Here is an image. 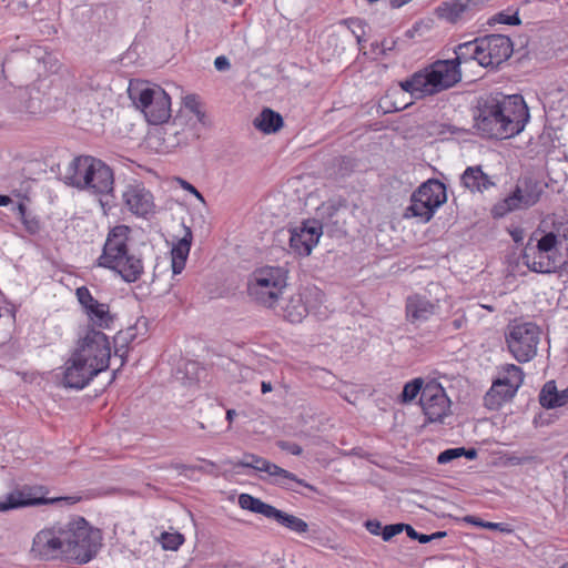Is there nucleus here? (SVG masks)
<instances>
[{
	"label": "nucleus",
	"mask_w": 568,
	"mask_h": 568,
	"mask_svg": "<svg viewBox=\"0 0 568 568\" xmlns=\"http://www.w3.org/2000/svg\"><path fill=\"white\" fill-rule=\"evenodd\" d=\"M277 446L280 449L287 452L294 456H300L303 453V448L298 444L293 442L280 440L277 442Z\"/></svg>",
	"instance_id": "37998d69"
},
{
	"label": "nucleus",
	"mask_w": 568,
	"mask_h": 568,
	"mask_svg": "<svg viewBox=\"0 0 568 568\" xmlns=\"http://www.w3.org/2000/svg\"><path fill=\"white\" fill-rule=\"evenodd\" d=\"M424 382L422 378H414L404 385L400 398L403 403H409L416 398L418 394L423 395Z\"/></svg>",
	"instance_id": "e433bc0d"
},
{
	"label": "nucleus",
	"mask_w": 568,
	"mask_h": 568,
	"mask_svg": "<svg viewBox=\"0 0 568 568\" xmlns=\"http://www.w3.org/2000/svg\"><path fill=\"white\" fill-rule=\"evenodd\" d=\"M161 544L165 550H178L179 547L184 542V536L178 531L175 532H163L161 535Z\"/></svg>",
	"instance_id": "58836bf2"
},
{
	"label": "nucleus",
	"mask_w": 568,
	"mask_h": 568,
	"mask_svg": "<svg viewBox=\"0 0 568 568\" xmlns=\"http://www.w3.org/2000/svg\"><path fill=\"white\" fill-rule=\"evenodd\" d=\"M239 506L242 509L263 515L266 518H271V515L274 510V506L266 504L260 498L250 494H241L239 496Z\"/></svg>",
	"instance_id": "473e14b6"
},
{
	"label": "nucleus",
	"mask_w": 568,
	"mask_h": 568,
	"mask_svg": "<svg viewBox=\"0 0 568 568\" xmlns=\"http://www.w3.org/2000/svg\"><path fill=\"white\" fill-rule=\"evenodd\" d=\"M287 272L280 266L256 268L248 278L247 294L257 304L272 307L286 286Z\"/></svg>",
	"instance_id": "0eeeda50"
},
{
	"label": "nucleus",
	"mask_w": 568,
	"mask_h": 568,
	"mask_svg": "<svg viewBox=\"0 0 568 568\" xmlns=\"http://www.w3.org/2000/svg\"><path fill=\"white\" fill-rule=\"evenodd\" d=\"M131 229L119 224L110 229L95 264L118 274L126 283L138 282L144 273L140 254L129 247Z\"/></svg>",
	"instance_id": "7ed1b4c3"
},
{
	"label": "nucleus",
	"mask_w": 568,
	"mask_h": 568,
	"mask_svg": "<svg viewBox=\"0 0 568 568\" xmlns=\"http://www.w3.org/2000/svg\"><path fill=\"white\" fill-rule=\"evenodd\" d=\"M65 183L93 195H113L114 172L105 162L91 155L75 156L67 166Z\"/></svg>",
	"instance_id": "39448f33"
},
{
	"label": "nucleus",
	"mask_w": 568,
	"mask_h": 568,
	"mask_svg": "<svg viewBox=\"0 0 568 568\" xmlns=\"http://www.w3.org/2000/svg\"><path fill=\"white\" fill-rule=\"evenodd\" d=\"M507 389H508V387H500L499 392H500V394H505Z\"/></svg>",
	"instance_id": "774afa93"
},
{
	"label": "nucleus",
	"mask_w": 568,
	"mask_h": 568,
	"mask_svg": "<svg viewBox=\"0 0 568 568\" xmlns=\"http://www.w3.org/2000/svg\"><path fill=\"white\" fill-rule=\"evenodd\" d=\"M100 204H101V206H102V209H103V211H104V212L106 211V206L110 209V206H109V203H108V202H104V201L100 200Z\"/></svg>",
	"instance_id": "69168bd1"
},
{
	"label": "nucleus",
	"mask_w": 568,
	"mask_h": 568,
	"mask_svg": "<svg viewBox=\"0 0 568 568\" xmlns=\"http://www.w3.org/2000/svg\"><path fill=\"white\" fill-rule=\"evenodd\" d=\"M436 211L437 209L425 202L423 197L416 196V191H414L410 196V204L405 210L404 217H417L426 223L432 220Z\"/></svg>",
	"instance_id": "c85d7f7f"
},
{
	"label": "nucleus",
	"mask_w": 568,
	"mask_h": 568,
	"mask_svg": "<svg viewBox=\"0 0 568 568\" xmlns=\"http://www.w3.org/2000/svg\"><path fill=\"white\" fill-rule=\"evenodd\" d=\"M124 353H125V351H123V346L116 347L115 352H114V354L116 356H120L122 358V363H121L122 365L124 364Z\"/></svg>",
	"instance_id": "680f3d73"
},
{
	"label": "nucleus",
	"mask_w": 568,
	"mask_h": 568,
	"mask_svg": "<svg viewBox=\"0 0 568 568\" xmlns=\"http://www.w3.org/2000/svg\"><path fill=\"white\" fill-rule=\"evenodd\" d=\"M463 456L469 460H473L477 457V450L475 448L466 449L465 447H463Z\"/></svg>",
	"instance_id": "3c124183"
},
{
	"label": "nucleus",
	"mask_w": 568,
	"mask_h": 568,
	"mask_svg": "<svg viewBox=\"0 0 568 568\" xmlns=\"http://www.w3.org/2000/svg\"><path fill=\"white\" fill-rule=\"evenodd\" d=\"M355 37H356L357 43H358V44H362V41H363V37H362V34H359V33H358V34H356Z\"/></svg>",
	"instance_id": "338daca9"
},
{
	"label": "nucleus",
	"mask_w": 568,
	"mask_h": 568,
	"mask_svg": "<svg viewBox=\"0 0 568 568\" xmlns=\"http://www.w3.org/2000/svg\"><path fill=\"white\" fill-rule=\"evenodd\" d=\"M174 468H175L176 470H179L180 473H182V471H183V470H185V469H192V467L186 466V465H183V464H176V465H174Z\"/></svg>",
	"instance_id": "0e129e2a"
},
{
	"label": "nucleus",
	"mask_w": 568,
	"mask_h": 568,
	"mask_svg": "<svg viewBox=\"0 0 568 568\" xmlns=\"http://www.w3.org/2000/svg\"><path fill=\"white\" fill-rule=\"evenodd\" d=\"M214 67L217 71H226L230 69L231 63L226 57L220 55V57L215 58Z\"/></svg>",
	"instance_id": "de8ad7c7"
},
{
	"label": "nucleus",
	"mask_w": 568,
	"mask_h": 568,
	"mask_svg": "<svg viewBox=\"0 0 568 568\" xmlns=\"http://www.w3.org/2000/svg\"><path fill=\"white\" fill-rule=\"evenodd\" d=\"M539 403L547 409L566 405L568 403V387L559 392L554 381L547 382L539 394Z\"/></svg>",
	"instance_id": "bb28decb"
},
{
	"label": "nucleus",
	"mask_w": 568,
	"mask_h": 568,
	"mask_svg": "<svg viewBox=\"0 0 568 568\" xmlns=\"http://www.w3.org/2000/svg\"><path fill=\"white\" fill-rule=\"evenodd\" d=\"M403 531H406L407 536L413 540H415L418 535V531L409 524L403 523Z\"/></svg>",
	"instance_id": "8fccbe9b"
},
{
	"label": "nucleus",
	"mask_w": 568,
	"mask_h": 568,
	"mask_svg": "<svg viewBox=\"0 0 568 568\" xmlns=\"http://www.w3.org/2000/svg\"><path fill=\"white\" fill-rule=\"evenodd\" d=\"M124 207L134 216L149 219L155 214V202L152 192L142 182L132 181L122 191Z\"/></svg>",
	"instance_id": "4468645a"
},
{
	"label": "nucleus",
	"mask_w": 568,
	"mask_h": 568,
	"mask_svg": "<svg viewBox=\"0 0 568 568\" xmlns=\"http://www.w3.org/2000/svg\"><path fill=\"white\" fill-rule=\"evenodd\" d=\"M409 1L410 0H390V4L393 8H400Z\"/></svg>",
	"instance_id": "13d9d810"
},
{
	"label": "nucleus",
	"mask_w": 568,
	"mask_h": 568,
	"mask_svg": "<svg viewBox=\"0 0 568 568\" xmlns=\"http://www.w3.org/2000/svg\"><path fill=\"white\" fill-rule=\"evenodd\" d=\"M400 532H403V523L390 524L383 527L381 536L384 541H389Z\"/></svg>",
	"instance_id": "79ce46f5"
},
{
	"label": "nucleus",
	"mask_w": 568,
	"mask_h": 568,
	"mask_svg": "<svg viewBox=\"0 0 568 568\" xmlns=\"http://www.w3.org/2000/svg\"><path fill=\"white\" fill-rule=\"evenodd\" d=\"M156 139L160 143L161 152H171L173 149L187 143V134L179 129L174 122L156 130L151 140Z\"/></svg>",
	"instance_id": "b1692460"
},
{
	"label": "nucleus",
	"mask_w": 568,
	"mask_h": 568,
	"mask_svg": "<svg viewBox=\"0 0 568 568\" xmlns=\"http://www.w3.org/2000/svg\"><path fill=\"white\" fill-rule=\"evenodd\" d=\"M183 236L173 245L171 250L173 274H180L184 270L191 250L193 240L192 231L185 225H183Z\"/></svg>",
	"instance_id": "a878e982"
},
{
	"label": "nucleus",
	"mask_w": 568,
	"mask_h": 568,
	"mask_svg": "<svg viewBox=\"0 0 568 568\" xmlns=\"http://www.w3.org/2000/svg\"><path fill=\"white\" fill-rule=\"evenodd\" d=\"M253 124L261 132L271 134L277 132L283 126V118L278 112L265 108L254 119Z\"/></svg>",
	"instance_id": "7c9ffc66"
},
{
	"label": "nucleus",
	"mask_w": 568,
	"mask_h": 568,
	"mask_svg": "<svg viewBox=\"0 0 568 568\" xmlns=\"http://www.w3.org/2000/svg\"><path fill=\"white\" fill-rule=\"evenodd\" d=\"M467 521L474 524V525H477V526H480V527H485V528H488V529H497L499 527L500 524H497V523H489V521H483L476 517H467L466 519Z\"/></svg>",
	"instance_id": "49530a36"
},
{
	"label": "nucleus",
	"mask_w": 568,
	"mask_h": 568,
	"mask_svg": "<svg viewBox=\"0 0 568 568\" xmlns=\"http://www.w3.org/2000/svg\"><path fill=\"white\" fill-rule=\"evenodd\" d=\"M72 354L103 372L108 369L111 358L109 338L100 329L83 327L78 333L77 346Z\"/></svg>",
	"instance_id": "9d476101"
},
{
	"label": "nucleus",
	"mask_w": 568,
	"mask_h": 568,
	"mask_svg": "<svg viewBox=\"0 0 568 568\" xmlns=\"http://www.w3.org/2000/svg\"><path fill=\"white\" fill-rule=\"evenodd\" d=\"M101 539L99 529L77 517L41 529L33 538L31 551L39 559L63 558L87 564L97 556Z\"/></svg>",
	"instance_id": "f257e3e1"
},
{
	"label": "nucleus",
	"mask_w": 568,
	"mask_h": 568,
	"mask_svg": "<svg viewBox=\"0 0 568 568\" xmlns=\"http://www.w3.org/2000/svg\"><path fill=\"white\" fill-rule=\"evenodd\" d=\"M367 531L374 536H379L382 534V524L377 519H368L364 524Z\"/></svg>",
	"instance_id": "a18cd8bd"
},
{
	"label": "nucleus",
	"mask_w": 568,
	"mask_h": 568,
	"mask_svg": "<svg viewBox=\"0 0 568 568\" xmlns=\"http://www.w3.org/2000/svg\"><path fill=\"white\" fill-rule=\"evenodd\" d=\"M546 186V184L531 176L520 179L509 195L493 205L491 216L501 219L508 213L536 205L540 201Z\"/></svg>",
	"instance_id": "1a4fd4ad"
},
{
	"label": "nucleus",
	"mask_w": 568,
	"mask_h": 568,
	"mask_svg": "<svg viewBox=\"0 0 568 568\" xmlns=\"http://www.w3.org/2000/svg\"><path fill=\"white\" fill-rule=\"evenodd\" d=\"M75 296L88 316L89 325L87 327L100 331L111 328L115 316L111 314L109 304L94 298L87 286L78 287Z\"/></svg>",
	"instance_id": "dca6fc26"
},
{
	"label": "nucleus",
	"mask_w": 568,
	"mask_h": 568,
	"mask_svg": "<svg viewBox=\"0 0 568 568\" xmlns=\"http://www.w3.org/2000/svg\"><path fill=\"white\" fill-rule=\"evenodd\" d=\"M236 416V412L234 409H227L226 410V419L231 424Z\"/></svg>",
	"instance_id": "052dcab7"
},
{
	"label": "nucleus",
	"mask_w": 568,
	"mask_h": 568,
	"mask_svg": "<svg viewBox=\"0 0 568 568\" xmlns=\"http://www.w3.org/2000/svg\"><path fill=\"white\" fill-rule=\"evenodd\" d=\"M481 67L495 68L508 60L513 54V42L504 34L479 37Z\"/></svg>",
	"instance_id": "f3484780"
},
{
	"label": "nucleus",
	"mask_w": 568,
	"mask_h": 568,
	"mask_svg": "<svg viewBox=\"0 0 568 568\" xmlns=\"http://www.w3.org/2000/svg\"><path fill=\"white\" fill-rule=\"evenodd\" d=\"M558 237L555 233L549 232L542 235L537 243L534 245L538 247L541 253H547L551 255H560L557 250Z\"/></svg>",
	"instance_id": "c9c22d12"
},
{
	"label": "nucleus",
	"mask_w": 568,
	"mask_h": 568,
	"mask_svg": "<svg viewBox=\"0 0 568 568\" xmlns=\"http://www.w3.org/2000/svg\"><path fill=\"white\" fill-rule=\"evenodd\" d=\"M346 24L354 36L358 34L357 29L361 30L362 34L364 33V21L358 18H349L343 21Z\"/></svg>",
	"instance_id": "c03bdc74"
},
{
	"label": "nucleus",
	"mask_w": 568,
	"mask_h": 568,
	"mask_svg": "<svg viewBox=\"0 0 568 568\" xmlns=\"http://www.w3.org/2000/svg\"><path fill=\"white\" fill-rule=\"evenodd\" d=\"M486 1L487 0H455V2L446 9L447 13H443L442 16L446 17L452 22H456L465 16L483 8Z\"/></svg>",
	"instance_id": "c756f323"
},
{
	"label": "nucleus",
	"mask_w": 568,
	"mask_h": 568,
	"mask_svg": "<svg viewBox=\"0 0 568 568\" xmlns=\"http://www.w3.org/2000/svg\"><path fill=\"white\" fill-rule=\"evenodd\" d=\"M9 93L8 106L12 111L34 114L40 110V100L32 97V90L29 87L13 88Z\"/></svg>",
	"instance_id": "5701e85b"
},
{
	"label": "nucleus",
	"mask_w": 568,
	"mask_h": 568,
	"mask_svg": "<svg viewBox=\"0 0 568 568\" xmlns=\"http://www.w3.org/2000/svg\"><path fill=\"white\" fill-rule=\"evenodd\" d=\"M323 303L322 290L316 286L302 287L286 301L283 307L284 317L291 323H301L308 314L322 318L325 316Z\"/></svg>",
	"instance_id": "9b49d317"
},
{
	"label": "nucleus",
	"mask_w": 568,
	"mask_h": 568,
	"mask_svg": "<svg viewBox=\"0 0 568 568\" xmlns=\"http://www.w3.org/2000/svg\"><path fill=\"white\" fill-rule=\"evenodd\" d=\"M463 447L445 449L437 456V463L440 465L447 464L454 459L463 457Z\"/></svg>",
	"instance_id": "a19ab883"
},
{
	"label": "nucleus",
	"mask_w": 568,
	"mask_h": 568,
	"mask_svg": "<svg viewBox=\"0 0 568 568\" xmlns=\"http://www.w3.org/2000/svg\"><path fill=\"white\" fill-rule=\"evenodd\" d=\"M184 189L193 193L197 199L203 200L201 193L192 184L184 182Z\"/></svg>",
	"instance_id": "864d4df0"
},
{
	"label": "nucleus",
	"mask_w": 568,
	"mask_h": 568,
	"mask_svg": "<svg viewBox=\"0 0 568 568\" xmlns=\"http://www.w3.org/2000/svg\"><path fill=\"white\" fill-rule=\"evenodd\" d=\"M416 196L423 197L433 207L439 209L447 201L446 186L437 179H429L418 186Z\"/></svg>",
	"instance_id": "393cba45"
},
{
	"label": "nucleus",
	"mask_w": 568,
	"mask_h": 568,
	"mask_svg": "<svg viewBox=\"0 0 568 568\" xmlns=\"http://www.w3.org/2000/svg\"><path fill=\"white\" fill-rule=\"evenodd\" d=\"M419 403L428 423L443 422L450 409V400L444 387L435 379L425 384Z\"/></svg>",
	"instance_id": "2eb2a0df"
},
{
	"label": "nucleus",
	"mask_w": 568,
	"mask_h": 568,
	"mask_svg": "<svg viewBox=\"0 0 568 568\" xmlns=\"http://www.w3.org/2000/svg\"><path fill=\"white\" fill-rule=\"evenodd\" d=\"M270 519H274L281 526L297 534H305L308 531V524L305 520L275 507Z\"/></svg>",
	"instance_id": "2f4dec72"
},
{
	"label": "nucleus",
	"mask_w": 568,
	"mask_h": 568,
	"mask_svg": "<svg viewBox=\"0 0 568 568\" xmlns=\"http://www.w3.org/2000/svg\"><path fill=\"white\" fill-rule=\"evenodd\" d=\"M491 21L496 22V23L508 24V26H519L521 23L518 12L509 14L504 11L495 14L493 17Z\"/></svg>",
	"instance_id": "ea45409f"
},
{
	"label": "nucleus",
	"mask_w": 568,
	"mask_h": 568,
	"mask_svg": "<svg viewBox=\"0 0 568 568\" xmlns=\"http://www.w3.org/2000/svg\"><path fill=\"white\" fill-rule=\"evenodd\" d=\"M460 184L471 193H484L496 185L481 165L467 166L460 175Z\"/></svg>",
	"instance_id": "4be33fe9"
},
{
	"label": "nucleus",
	"mask_w": 568,
	"mask_h": 568,
	"mask_svg": "<svg viewBox=\"0 0 568 568\" xmlns=\"http://www.w3.org/2000/svg\"><path fill=\"white\" fill-rule=\"evenodd\" d=\"M521 261L524 265L535 273H555L561 267L560 255L541 253L538 247L534 246L531 239L527 242L521 253Z\"/></svg>",
	"instance_id": "aec40b11"
},
{
	"label": "nucleus",
	"mask_w": 568,
	"mask_h": 568,
	"mask_svg": "<svg viewBox=\"0 0 568 568\" xmlns=\"http://www.w3.org/2000/svg\"><path fill=\"white\" fill-rule=\"evenodd\" d=\"M506 372L508 374V378L503 379L508 387V389H514V393L519 387V385L523 383L524 379V373L523 369L514 364L507 365Z\"/></svg>",
	"instance_id": "4c0bfd02"
},
{
	"label": "nucleus",
	"mask_w": 568,
	"mask_h": 568,
	"mask_svg": "<svg viewBox=\"0 0 568 568\" xmlns=\"http://www.w3.org/2000/svg\"><path fill=\"white\" fill-rule=\"evenodd\" d=\"M48 493L44 486H28L24 485L19 489H14L4 496L3 500H0V511H7L11 509H19L24 507L51 505L60 501H68L74 504L79 500L77 497H54L48 498Z\"/></svg>",
	"instance_id": "ddd939ff"
},
{
	"label": "nucleus",
	"mask_w": 568,
	"mask_h": 568,
	"mask_svg": "<svg viewBox=\"0 0 568 568\" xmlns=\"http://www.w3.org/2000/svg\"><path fill=\"white\" fill-rule=\"evenodd\" d=\"M454 53L455 58L450 60L457 63V68H460V64L467 63L469 61H476L479 65H481L483 61L479 38L456 45L454 48Z\"/></svg>",
	"instance_id": "cd10ccee"
},
{
	"label": "nucleus",
	"mask_w": 568,
	"mask_h": 568,
	"mask_svg": "<svg viewBox=\"0 0 568 568\" xmlns=\"http://www.w3.org/2000/svg\"><path fill=\"white\" fill-rule=\"evenodd\" d=\"M129 98L150 124H162L171 118V98L158 84L148 81H130Z\"/></svg>",
	"instance_id": "423d86ee"
},
{
	"label": "nucleus",
	"mask_w": 568,
	"mask_h": 568,
	"mask_svg": "<svg viewBox=\"0 0 568 568\" xmlns=\"http://www.w3.org/2000/svg\"><path fill=\"white\" fill-rule=\"evenodd\" d=\"M437 304L433 303L424 295L415 294L406 300V316L413 324H422L428 321L437 308Z\"/></svg>",
	"instance_id": "412c9836"
},
{
	"label": "nucleus",
	"mask_w": 568,
	"mask_h": 568,
	"mask_svg": "<svg viewBox=\"0 0 568 568\" xmlns=\"http://www.w3.org/2000/svg\"><path fill=\"white\" fill-rule=\"evenodd\" d=\"M235 467H244V468H253L256 471L266 473L271 478V483L273 485L280 486L282 488L296 491L293 488L292 483H295L300 486H303L312 491H316V487L306 483L303 479L296 477L295 474L271 463L270 460L257 456L255 454L246 453L243 455V458L234 463Z\"/></svg>",
	"instance_id": "f8f14e48"
},
{
	"label": "nucleus",
	"mask_w": 568,
	"mask_h": 568,
	"mask_svg": "<svg viewBox=\"0 0 568 568\" xmlns=\"http://www.w3.org/2000/svg\"><path fill=\"white\" fill-rule=\"evenodd\" d=\"M99 373H101V371L95 368L91 363L83 362L72 354L65 363L62 384L67 388L82 389Z\"/></svg>",
	"instance_id": "6ab92c4d"
},
{
	"label": "nucleus",
	"mask_w": 568,
	"mask_h": 568,
	"mask_svg": "<svg viewBox=\"0 0 568 568\" xmlns=\"http://www.w3.org/2000/svg\"><path fill=\"white\" fill-rule=\"evenodd\" d=\"M9 203H11V197L0 194V206H7Z\"/></svg>",
	"instance_id": "bf43d9fd"
},
{
	"label": "nucleus",
	"mask_w": 568,
	"mask_h": 568,
	"mask_svg": "<svg viewBox=\"0 0 568 568\" xmlns=\"http://www.w3.org/2000/svg\"><path fill=\"white\" fill-rule=\"evenodd\" d=\"M17 210L26 231L31 235L38 234L41 230V222L39 217L29 213L23 203H18Z\"/></svg>",
	"instance_id": "f704fd0d"
},
{
	"label": "nucleus",
	"mask_w": 568,
	"mask_h": 568,
	"mask_svg": "<svg viewBox=\"0 0 568 568\" xmlns=\"http://www.w3.org/2000/svg\"><path fill=\"white\" fill-rule=\"evenodd\" d=\"M541 328L532 322L515 320L505 332L507 348L518 363H528L537 355Z\"/></svg>",
	"instance_id": "6e6552de"
},
{
	"label": "nucleus",
	"mask_w": 568,
	"mask_h": 568,
	"mask_svg": "<svg viewBox=\"0 0 568 568\" xmlns=\"http://www.w3.org/2000/svg\"><path fill=\"white\" fill-rule=\"evenodd\" d=\"M415 540H417L420 544H427V542L433 541V537H430V535L418 532Z\"/></svg>",
	"instance_id": "603ef678"
},
{
	"label": "nucleus",
	"mask_w": 568,
	"mask_h": 568,
	"mask_svg": "<svg viewBox=\"0 0 568 568\" xmlns=\"http://www.w3.org/2000/svg\"><path fill=\"white\" fill-rule=\"evenodd\" d=\"M191 110L196 114L197 119L200 122H203V118H204V113L201 112L200 108H199V104L197 103H194L193 105L190 106Z\"/></svg>",
	"instance_id": "5fc2aeb1"
},
{
	"label": "nucleus",
	"mask_w": 568,
	"mask_h": 568,
	"mask_svg": "<svg viewBox=\"0 0 568 568\" xmlns=\"http://www.w3.org/2000/svg\"><path fill=\"white\" fill-rule=\"evenodd\" d=\"M510 234H511L513 240L516 243L523 241V231L521 230L517 229V230L513 231Z\"/></svg>",
	"instance_id": "6e6d98bb"
},
{
	"label": "nucleus",
	"mask_w": 568,
	"mask_h": 568,
	"mask_svg": "<svg viewBox=\"0 0 568 568\" xmlns=\"http://www.w3.org/2000/svg\"><path fill=\"white\" fill-rule=\"evenodd\" d=\"M462 80V70L450 59L436 60L399 82L403 91L415 100L433 97L455 87Z\"/></svg>",
	"instance_id": "20e7f679"
},
{
	"label": "nucleus",
	"mask_w": 568,
	"mask_h": 568,
	"mask_svg": "<svg viewBox=\"0 0 568 568\" xmlns=\"http://www.w3.org/2000/svg\"><path fill=\"white\" fill-rule=\"evenodd\" d=\"M529 119L528 106L520 94L506 95L499 91L484 94L474 115L479 135L498 140L521 133Z\"/></svg>",
	"instance_id": "f03ea898"
},
{
	"label": "nucleus",
	"mask_w": 568,
	"mask_h": 568,
	"mask_svg": "<svg viewBox=\"0 0 568 568\" xmlns=\"http://www.w3.org/2000/svg\"><path fill=\"white\" fill-rule=\"evenodd\" d=\"M447 535L446 531H436L430 534V537H433V540L440 539Z\"/></svg>",
	"instance_id": "e2e57ef3"
},
{
	"label": "nucleus",
	"mask_w": 568,
	"mask_h": 568,
	"mask_svg": "<svg viewBox=\"0 0 568 568\" xmlns=\"http://www.w3.org/2000/svg\"><path fill=\"white\" fill-rule=\"evenodd\" d=\"M273 389L271 382H262L261 384V390L263 394H266Z\"/></svg>",
	"instance_id": "4d7b16f0"
},
{
	"label": "nucleus",
	"mask_w": 568,
	"mask_h": 568,
	"mask_svg": "<svg viewBox=\"0 0 568 568\" xmlns=\"http://www.w3.org/2000/svg\"><path fill=\"white\" fill-rule=\"evenodd\" d=\"M203 462H204L205 466H194V467H192V469L212 474L213 470L216 468L215 463L211 462V460H206V459H203Z\"/></svg>",
	"instance_id": "09e8293b"
},
{
	"label": "nucleus",
	"mask_w": 568,
	"mask_h": 568,
	"mask_svg": "<svg viewBox=\"0 0 568 568\" xmlns=\"http://www.w3.org/2000/svg\"><path fill=\"white\" fill-rule=\"evenodd\" d=\"M506 386L507 384L500 379L493 384L484 397V403L487 408L497 409L508 397L514 395V389H507L505 394H500L499 388Z\"/></svg>",
	"instance_id": "72a5a7b5"
},
{
	"label": "nucleus",
	"mask_w": 568,
	"mask_h": 568,
	"mask_svg": "<svg viewBox=\"0 0 568 568\" xmlns=\"http://www.w3.org/2000/svg\"><path fill=\"white\" fill-rule=\"evenodd\" d=\"M322 224L318 220H306L300 226L291 229L290 246L301 256H308L323 234Z\"/></svg>",
	"instance_id": "a211bd4d"
}]
</instances>
